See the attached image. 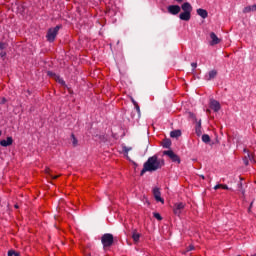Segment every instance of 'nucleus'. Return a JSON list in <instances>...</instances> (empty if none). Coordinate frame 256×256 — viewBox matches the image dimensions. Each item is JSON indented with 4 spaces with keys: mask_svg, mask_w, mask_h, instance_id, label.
Wrapping results in <instances>:
<instances>
[{
    "mask_svg": "<svg viewBox=\"0 0 256 256\" xmlns=\"http://www.w3.org/2000/svg\"><path fill=\"white\" fill-rule=\"evenodd\" d=\"M164 165H165V160L157 157V155L149 157L148 160L143 165V169L141 170V175H145L147 171L150 173H153V171H157L158 169H161V167H163Z\"/></svg>",
    "mask_w": 256,
    "mask_h": 256,
    "instance_id": "nucleus-1",
    "label": "nucleus"
},
{
    "mask_svg": "<svg viewBox=\"0 0 256 256\" xmlns=\"http://www.w3.org/2000/svg\"><path fill=\"white\" fill-rule=\"evenodd\" d=\"M61 27V25H57L47 31L46 39L49 43H53L55 39H57V35H59V30L61 29Z\"/></svg>",
    "mask_w": 256,
    "mask_h": 256,
    "instance_id": "nucleus-2",
    "label": "nucleus"
},
{
    "mask_svg": "<svg viewBox=\"0 0 256 256\" xmlns=\"http://www.w3.org/2000/svg\"><path fill=\"white\" fill-rule=\"evenodd\" d=\"M101 243L103 245L104 251H107L110 247L113 246L114 238L113 234L106 233L101 237Z\"/></svg>",
    "mask_w": 256,
    "mask_h": 256,
    "instance_id": "nucleus-3",
    "label": "nucleus"
},
{
    "mask_svg": "<svg viewBox=\"0 0 256 256\" xmlns=\"http://www.w3.org/2000/svg\"><path fill=\"white\" fill-rule=\"evenodd\" d=\"M163 155H167L173 163H181V159H179V156H177L173 150H166L163 152Z\"/></svg>",
    "mask_w": 256,
    "mask_h": 256,
    "instance_id": "nucleus-4",
    "label": "nucleus"
},
{
    "mask_svg": "<svg viewBox=\"0 0 256 256\" xmlns=\"http://www.w3.org/2000/svg\"><path fill=\"white\" fill-rule=\"evenodd\" d=\"M209 107L214 111V113H219V111H221V103L215 99L210 100Z\"/></svg>",
    "mask_w": 256,
    "mask_h": 256,
    "instance_id": "nucleus-5",
    "label": "nucleus"
},
{
    "mask_svg": "<svg viewBox=\"0 0 256 256\" xmlns=\"http://www.w3.org/2000/svg\"><path fill=\"white\" fill-rule=\"evenodd\" d=\"M183 209H185V204L183 202L175 203L173 207V213L174 215H181Z\"/></svg>",
    "mask_w": 256,
    "mask_h": 256,
    "instance_id": "nucleus-6",
    "label": "nucleus"
},
{
    "mask_svg": "<svg viewBox=\"0 0 256 256\" xmlns=\"http://www.w3.org/2000/svg\"><path fill=\"white\" fill-rule=\"evenodd\" d=\"M48 76L52 77V79L56 82L62 85V87H65V80L61 78L59 75L55 74L54 72L48 71Z\"/></svg>",
    "mask_w": 256,
    "mask_h": 256,
    "instance_id": "nucleus-7",
    "label": "nucleus"
},
{
    "mask_svg": "<svg viewBox=\"0 0 256 256\" xmlns=\"http://www.w3.org/2000/svg\"><path fill=\"white\" fill-rule=\"evenodd\" d=\"M210 39L211 40L209 42V45H211V47L219 45V43H221V39L217 37V34H215V32L210 33Z\"/></svg>",
    "mask_w": 256,
    "mask_h": 256,
    "instance_id": "nucleus-8",
    "label": "nucleus"
},
{
    "mask_svg": "<svg viewBox=\"0 0 256 256\" xmlns=\"http://www.w3.org/2000/svg\"><path fill=\"white\" fill-rule=\"evenodd\" d=\"M153 196L158 203H165V200L161 197V190L159 188L156 187L153 189Z\"/></svg>",
    "mask_w": 256,
    "mask_h": 256,
    "instance_id": "nucleus-9",
    "label": "nucleus"
},
{
    "mask_svg": "<svg viewBox=\"0 0 256 256\" xmlns=\"http://www.w3.org/2000/svg\"><path fill=\"white\" fill-rule=\"evenodd\" d=\"M168 13L171 15H179V13H181V7L179 5H170L168 6Z\"/></svg>",
    "mask_w": 256,
    "mask_h": 256,
    "instance_id": "nucleus-10",
    "label": "nucleus"
},
{
    "mask_svg": "<svg viewBox=\"0 0 256 256\" xmlns=\"http://www.w3.org/2000/svg\"><path fill=\"white\" fill-rule=\"evenodd\" d=\"M0 145L1 147H11V145H13V137L8 136L6 140H1Z\"/></svg>",
    "mask_w": 256,
    "mask_h": 256,
    "instance_id": "nucleus-11",
    "label": "nucleus"
},
{
    "mask_svg": "<svg viewBox=\"0 0 256 256\" xmlns=\"http://www.w3.org/2000/svg\"><path fill=\"white\" fill-rule=\"evenodd\" d=\"M244 153H247V157L244 158V164L249 165V160L253 161L255 159V156L249 153V150H247V148L244 149Z\"/></svg>",
    "mask_w": 256,
    "mask_h": 256,
    "instance_id": "nucleus-12",
    "label": "nucleus"
},
{
    "mask_svg": "<svg viewBox=\"0 0 256 256\" xmlns=\"http://www.w3.org/2000/svg\"><path fill=\"white\" fill-rule=\"evenodd\" d=\"M181 9L184 13L191 14V11H193V6H191V4H189V2H185L184 4H182Z\"/></svg>",
    "mask_w": 256,
    "mask_h": 256,
    "instance_id": "nucleus-13",
    "label": "nucleus"
},
{
    "mask_svg": "<svg viewBox=\"0 0 256 256\" xmlns=\"http://www.w3.org/2000/svg\"><path fill=\"white\" fill-rule=\"evenodd\" d=\"M197 15L202 17V19H207V17H209V13L207 12V10H205L203 8L197 9Z\"/></svg>",
    "mask_w": 256,
    "mask_h": 256,
    "instance_id": "nucleus-14",
    "label": "nucleus"
},
{
    "mask_svg": "<svg viewBox=\"0 0 256 256\" xmlns=\"http://www.w3.org/2000/svg\"><path fill=\"white\" fill-rule=\"evenodd\" d=\"M181 21H190L191 19V14L189 12H182L179 15Z\"/></svg>",
    "mask_w": 256,
    "mask_h": 256,
    "instance_id": "nucleus-15",
    "label": "nucleus"
},
{
    "mask_svg": "<svg viewBox=\"0 0 256 256\" xmlns=\"http://www.w3.org/2000/svg\"><path fill=\"white\" fill-rule=\"evenodd\" d=\"M215 77H217V72L216 70H212L205 76V79L206 81H211V79H215Z\"/></svg>",
    "mask_w": 256,
    "mask_h": 256,
    "instance_id": "nucleus-16",
    "label": "nucleus"
},
{
    "mask_svg": "<svg viewBox=\"0 0 256 256\" xmlns=\"http://www.w3.org/2000/svg\"><path fill=\"white\" fill-rule=\"evenodd\" d=\"M218 189H224L225 191H229V186H227V184H218L214 187V190L217 191Z\"/></svg>",
    "mask_w": 256,
    "mask_h": 256,
    "instance_id": "nucleus-17",
    "label": "nucleus"
},
{
    "mask_svg": "<svg viewBox=\"0 0 256 256\" xmlns=\"http://www.w3.org/2000/svg\"><path fill=\"white\" fill-rule=\"evenodd\" d=\"M132 239H133L134 243H139V239H141V234H139L137 232H133Z\"/></svg>",
    "mask_w": 256,
    "mask_h": 256,
    "instance_id": "nucleus-18",
    "label": "nucleus"
},
{
    "mask_svg": "<svg viewBox=\"0 0 256 256\" xmlns=\"http://www.w3.org/2000/svg\"><path fill=\"white\" fill-rule=\"evenodd\" d=\"M170 137H172V138L181 137V130H173V131L170 133Z\"/></svg>",
    "mask_w": 256,
    "mask_h": 256,
    "instance_id": "nucleus-19",
    "label": "nucleus"
},
{
    "mask_svg": "<svg viewBox=\"0 0 256 256\" xmlns=\"http://www.w3.org/2000/svg\"><path fill=\"white\" fill-rule=\"evenodd\" d=\"M45 173H46V175H49V177H51V179H59V175H56V176L51 175V169H49V168L45 169Z\"/></svg>",
    "mask_w": 256,
    "mask_h": 256,
    "instance_id": "nucleus-20",
    "label": "nucleus"
},
{
    "mask_svg": "<svg viewBox=\"0 0 256 256\" xmlns=\"http://www.w3.org/2000/svg\"><path fill=\"white\" fill-rule=\"evenodd\" d=\"M202 141H203V143H210L211 137H209V135H207V134H204V135H202Z\"/></svg>",
    "mask_w": 256,
    "mask_h": 256,
    "instance_id": "nucleus-21",
    "label": "nucleus"
},
{
    "mask_svg": "<svg viewBox=\"0 0 256 256\" xmlns=\"http://www.w3.org/2000/svg\"><path fill=\"white\" fill-rule=\"evenodd\" d=\"M71 138H72V145H73V147H77L79 141L75 137V134H71Z\"/></svg>",
    "mask_w": 256,
    "mask_h": 256,
    "instance_id": "nucleus-22",
    "label": "nucleus"
},
{
    "mask_svg": "<svg viewBox=\"0 0 256 256\" xmlns=\"http://www.w3.org/2000/svg\"><path fill=\"white\" fill-rule=\"evenodd\" d=\"M195 131L198 136L201 135V122L196 125Z\"/></svg>",
    "mask_w": 256,
    "mask_h": 256,
    "instance_id": "nucleus-23",
    "label": "nucleus"
},
{
    "mask_svg": "<svg viewBox=\"0 0 256 256\" xmlns=\"http://www.w3.org/2000/svg\"><path fill=\"white\" fill-rule=\"evenodd\" d=\"M132 103H133L137 113H141V108H139V104L135 100H133Z\"/></svg>",
    "mask_w": 256,
    "mask_h": 256,
    "instance_id": "nucleus-24",
    "label": "nucleus"
},
{
    "mask_svg": "<svg viewBox=\"0 0 256 256\" xmlns=\"http://www.w3.org/2000/svg\"><path fill=\"white\" fill-rule=\"evenodd\" d=\"M251 11H253L252 8H251V6H246V7L243 9V13H251Z\"/></svg>",
    "mask_w": 256,
    "mask_h": 256,
    "instance_id": "nucleus-25",
    "label": "nucleus"
},
{
    "mask_svg": "<svg viewBox=\"0 0 256 256\" xmlns=\"http://www.w3.org/2000/svg\"><path fill=\"white\" fill-rule=\"evenodd\" d=\"M3 49H7V43L0 42V51H3Z\"/></svg>",
    "mask_w": 256,
    "mask_h": 256,
    "instance_id": "nucleus-26",
    "label": "nucleus"
},
{
    "mask_svg": "<svg viewBox=\"0 0 256 256\" xmlns=\"http://www.w3.org/2000/svg\"><path fill=\"white\" fill-rule=\"evenodd\" d=\"M163 147H166V148L171 147V141L165 140V141H164V144H163Z\"/></svg>",
    "mask_w": 256,
    "mask_h": 256,
    "instance_id": "nucleus-27",
    "label": "nucleus"
},
{
    "mask_svg": "<svg viewBox=\"0 0 256 256\" xmlns=\"http://www.w3.org/2000/svg\"><path fill=\"white\" fill-rule=\"evenodd\" d=\"M154 217L155 219H157L158 221H161L163 218L161 217V214L159 213H154Z\"/></svg>",
    "mask_w": 256,
    "mask_h": 256,
    "instance_id": "nucleus-28",
    "label": "nucleus"
},
{
    "mask_svg": "<svg viewBox=\"0 0 256 256\" xmlns=\"http://www.w3.org/2000/svg\"><path fill=\"white\" fill-rule=\"evenodd\" d=\"M0 57L3 59L4 57H7V52L5 51H0Z\"/></svg>",
    "mask_w": 256,
    "mask_h": 256,
    "instance_id": "nucleus-29",
    "label": "nucleus"
},
{
    "mask_svg": "<svg viewBox=\"0 0 256 256\" xmlns=\"http://www.w3.org/2000/svg\"><path fill=\"white\" fill-rule=\"evenodd\" d=\"M191 67H193V69H197V63L193 62V63L191 64Z\"/></svg>",
    "mask_w": 256,
    "mask_h": 256,
    "instance_id": "nucleus-30",
    "label": "nucleus"
},
{
    "mask_svg": "<svg viewBox=\"0 0 256 256\" xmlns=\"http://www.w3.org/2000/svg\"><path fill=\"white\" fill-rule=\"evenodd\" d=\"M124 151H125V153H129V151H131V148L125 147V148H124Z\"/></svg>",
    "mask_w": 256,
    "mask_h": 256,
    "instance_id": "nucleus-31",
    "label": "nucleus"
},
{
    "mask_svg": "<svg viewBox=\"0 0 256 256\" xmlns=\"http://www.w3.org/2000/svg\"><path fill=\"white\" fill-rule=\"evenodd\" d=\"M251 8H252V11H256V4L252 5Z\"/></svg>",
    "mask_w": 256,
    "mask_h": 256,
    "instance_id": "nucleus-32",
    "label": "nucleus"
},
{
    "mask_svg": "<svg viewBox=\"0 0 256 256\" xmlns=\"http://www.w3.org/2000/svg\"><path fill=\"white\" fill-rule=\"evenodd\" d=\"M5 101H6L5 98H3V99H2V103H5Z\"/></svg>",
    "mask_w": 256,
    "mask_h": 256,
    "instance_id": "nucleus-33",
    "label": "nucleus"
},
{
    "mask_svg": "<svg viewBox=\"0 0 256 256\" xmlns=\"http://www.w3.org/2000/svg\"><path fill=\"white\" fill-rule=\"evenodd\" d=\"M1 135H3V131L0 130V137H1Z\"/></svg>",
    "mask_w": 256,
    "mask_h": 256,
    "instance_id": "nucleus-34",
    "label": "nucleus"
},
{
    "mask_svg": "<svg viewBox=\"0 0 256 256\" xmlns=\"http://www.w3.org/2000/svg\"><path fill=\"white\" fill-rule=\"evenodd\" d=\"M178 3H181V1H183V0H176Z\"/></svg>",
    "mask_w": 256,
    "mask_h": 256,
    "instance_id": "nucleus-35",
    "label": "nucleus"
},
{
    "mask_svg": "<svg viewBox=\"0 0 256 256\" xmlns=\"http://www.w3.org/2000/svg\"><path fill=\"white\" fill-rule=\"evenodd\" d=\"M207 113H211V110L208 109V110H207Z\"/></svg>",
    "mask_w": 256,
    "mask_h": 256,
    "instance_id": "nucleus-36",
    "label": "nucleus"
}]
</instances>
